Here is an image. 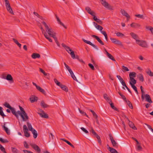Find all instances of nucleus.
<instances>
[{"label": "nucleus", "mask_w": 153, "mask_h": 153, "mask_svg": "<svg viewBox=\"0 0 153 153\" xmlns=\"http://www.w3.org/2000/svg\"><path fill=\"white\" fill-rule=\"evenodd\" d=\"M62 46L65 48V49L68 52V53H69V51H71V49L68 46H67L65 45V44L64 43H62Z\"/></svg>", "instance_id": "nucleus-22"}, {"label": "nucleus", "mask_w": 153, "mask_h": 153, "mask_svg": "<svg viewBox=\"0 0 153 153\" xmlns=\"http://www.w3.org/2000/svg\"><path fill=\"white\" fill-rule=\"evenodd\" d=\"M146 73L151 76H153V73L149 68H148L146 71Z\"/></svg>", "instance_id": "nucleus-24"}, {"label": "nucleus", "mask_w": 153, "mask_h": 153, "mask_svg": "<svg viewBox=\"0 0 153 153\" xmlns=\"http://www.w3.org/2000/svg\"><path fill=\"white\" fill-rule=\"evenodd\" d=\"M145 27L147 30H150L152 33L153 35V27H152L149 26H146Z\"/></svg>", "instance_id": "nucleus-31"}, {"label": "nucleus", "mask_w": 153, "mask_h": 153, "mask_svg": "<svg viewBox=\"0 0 153 153\" xmlns=\"http://www.w3.org/2000/svg\"><path fill=\"white\" fill-rule=\"evenodd\" d=\"M27 125L29 130L30 131H32L34 129L32 126L31 124L28 122L27 123Z\"/></svg>", "instance_id": "nucleus-38"}, {"label": "nucleus", "mask_w": 153, "mask_h": 153, "mask_svg": "<svg viewBox=\"0 0 153 153\" xmlns=\"http://www.w3.org/2000/svg\"><path fill=\"white\" fill-rule=\"evenodd\" d=\"M44 36L48 40H49L50 42H52V40L51 39L48 37V35H47L46 33H44Z\"/></svg>", "instance_id": "nucleus-47"}, {"label": "nucleus", "mask_w": 153, "mask_h": 153, "mask_svg": "<svg viewBox=\"0 0 153 153\" xmlns=\"http://www.w3.org/2000/svg\"><path fill=\"white\" fill-rule=\"evenodd\" d=\"M136 80L134 78H130L129 83L131 86L132 85H134L136 83Z\"/></svg>", "instance_id": "nucleus-16"}, {"label": "nucleus", "mask_w": 153, "mask_h": 153, "mask_svg": "<svg viewBox=\"0 0 153 153\" xmlns=\"http://www.w3.org/2000/svg\"><path fill=\"white\" fill-rule=\"evenodd\" d=\"M42 23L45 27L46 30L49 36L53 37L54 35H56V33L51 29L50 28L45 22L44 21L42 22Z\"/></svg>", "instance_id": "nucleus-1"}, {"label": "nucleus", "mask_w": 153, "mask_h": 153, "mask_svg": "<svg viewBox=\"0 0 153 153\" xmlns=\"http://www.w3.org/2000/svg\"><path fill=\"white\" fill-rule=\"evenodd\" d=\"M40 105L43 108H47L49 107V105L45 103L43 100L41 101Z\"/></svg>", "instance_id": "nucleus-23"}, {"label": "nucleus", "mask_w": 153, "mask_h": 153, "mask_svg": "<svg viewBox=\"0 0 153 153\" xmlns=\"http://www.w3.org/2000/svg\"><path fill=\"white\" fill-rule=\"evenodd\" d=\"M138 77L140 81L143 82L144 81L143 76L142 74H139L138 75Z\"/></svg>", "instance_id": "nucleus-33"}, {"label": "nucleus", "mask_w": 153, "mask_h": 153, "mask_svg": "<svg viewBox=\"0 0 153 153\" xmlns=\"http://www.w3.org/2000/svg\"><path fill=\"white\" fill-rule=\"evenodd\" d=\"M90 132L93 134V135L94 137L97 134L94 131L92 128H91L90 130Z\"/></svg>", "instance_id": "nucleus-43"}, {"label": "nucleus", "mask_w": 153, "mask_h": 153, "mask_svg": "<svg viewBox=\"0 0 153 153\" xmlns=\"http://www.w3.org/2000/svg\"><path fill=\"white\" fill-rule=\"evenodd\" d=\"M16 113L18 115L17 117H16L17 118H18L19 117V115L21 116V117L22 119V120L24 121H26L27 119L26 118V117H25L23 114L22 112H21L20 111H18L17 112H16Z\"/></svg>", "instance_id": "nucleus-7"}, {"label": "nucleus", "mask_w": 153, "mask_h": 153, "mask_svg": "<svg viewBox=\"0 0 153 153\" xmlns=\"http://www.w3.org/2000/svg\"><path fill=\"white\" fill-rule=\"evenodd\" d=\"M69 51V53H70L71 55L72 58L73 59H76V56H75L74 51L72 50L71 51Z\"/></svg>", "instance_id": "nucleus-36"}, {"label": "nucleus", "mask_w": 153, "mask_h": 153, "mask_svg": "<svg viewBox=\"0 0 153 153\" xmlns=\"http://www.w3.org/2000/svg\"><path fill=\"white\" fill-rule=\"evenodd\" d=\"M109 103L110 105L111 106L112 109L116 111H118L117 108L114 106L113 103L112 102H109Z\"/></svg>", "instance_id": "nucleus-35"}, {"label": "nucleus", "mask_w": 153, "mask_h": 153, "mask_svg": "<svg viewBox=\"0 0 153 153\" xmlns=\"http://www.w3.org/2000/svg\"><path fill=\"white\" fill-rule=\"evenodd\" d=\"M82 40L84 42H85V43H87V44H88L92 46V47H93L94 48H95L96 50H98V48H97V46L95 45L92 43L90 41L86 40L83 39H82Z\"/></svg>", "instance_id": "nucleus-9"}, {"label": "nucleus", "mask_w": 153, "mask_h": 153, "mask_svg": "<svg viewBox=\"0 0 153 153\" xmlns=\"http://www.w3.org/2000/svg\"><path fill=\"white\" fill-rule=\"evenodd\" d=\"M135 16L141 19H143V15L141 14H137L135 15Z\"/></svg>", "instance_id": "nucleus-59"}, {"label": "nucleus", "mask_w": 153, "mask_h": 153, "mask_svg": "<svg viewBox=\"0 0 153 153\" xmlns=\"http://www.w3.org/2000/svg\"><path fill=\"white\" fill-rule=\"evenodd\" d=\"M32 132L33 134V137L34 138H36L38 135V134L37 133L36 131L34 129H33L32 131H31Z\"/></svg>", "instance_id": "nucleus-32"}, {"label": "nucleus", "mask_w": 153, "mask_h": 153, "mask_svg": "<svg viewBox=\"0 0 153 153\" xmlns=\"http://www.w3.org/2000/svg\"><path fill=\"white\" fill-rule=\"evenodd\" d=\"M38 114L42 118H47L48 117V115L46 114L45 112L43 113H38Z\"/></svg>", "instance_id": "nucleus-20"}, {"label": "nucleus", "mask_w": 153, "mask_h": 153, "mask_svg": "<svg viewBox=\"0 0 153 153\" xmlns=\"http://www.w3.org/2000/svg\"><path fill=\"white\" fill-rule=\"evenodd\" d=\"M91 36L92 37L95 38L98 42L100 39L98 36L95 35H92Z\"/></svg>", "instance_id": "nucleus-56"}, {"label": "nucleus", "mask_w": 153, "mask_h": 153, "mask_svg": "<svg viewBox=\"0 0 153 153\" xmlns=\"http://www.w3.org/2000/svg\"><path fill=\"white\" fill-rule=\"evenodd\" d=\"M32 147L38 153H41V150L39 147L35 144H30Z\"/></svg>", "instance_id": "nucleus-8"}, {"label": "nucleus", "mask_w": 153, "mask_h": 153, "mask_svg": "<svg viewBox=\"0 0 153 153\" xmlns=\"http://www.w3.org/2000/svg\"><path fill=\"white\" fill-rule=\"evenodd\" d=\"M96 28L99 30H100V31L102 30V29H103V27H102L100 25H97V27H96Z\"/></svg>", "instance_id": "nucleus-58"}, {"label": "nucleus", "mask_w": 153, "mask_h": 153, "mask_svg": "<svg viewBox=\"0 0 153 153\" xmlns=\"http://www.w3.org/2000/svg\"><path fill=\"white\" fill-rule=\"evenodd\" d=\"M140 88L141 90V97L143 99V95H144V94H145V92L144 91L143 89V87L142 86H141L140 87Z\"/></svg>", "instance_id": "nucleus-51"}, {"label": "nucleus", "mask_w": 153, "mask_h": 153, "mask_svg": "<svg viewBox=\"0 0 153 153\" xmlns=\"http://www.w3.org/2000/svg\"><path fill=\"white\" fill-rule=\"evenodd\" d=\"M12 151L13 153H18V150L15 148L12 147Z\"/></svg>", "instance_id": "nucleus-60"}, {"label": "nucleus", "mask_w": 153, "mask_h": 153, "mask_svg": "<svg viewBox=\"0 0 153 153\" xmlns=\"http://www.w3.org/2000/svg\"><path fill=\"white\" fill-rule=\"evenodd\" d=\"M88 66L92 70H94L95 69L93 65L91 63H89L88 64Z\"/></svg>", "instance_id": "nucleus-63"}, {"label": "nucleus", "mask_w": 153, "mask_h": 153, "mask_svg": "<svg viewBox=\"0 0 153 153\" xmlns=\"http://www.w3.org/2000/svg\"><path fill=\"white\" fill-rule=\"evenodd\" d=\"M122 68L124 70V71H128L129 70L127 67H125L124 66H122Z\"/></svg>", "instance_id": "nucleus-57"}, {"label": "nucleus", "mask_w": 153, "mask_h": 153, "mask_svg": "<svg viewBox=\"0 0 153 153\" xmlns=\"http://www.w3.org/2000/svg\"><path fill=\"white\" fill-rule=\"evenodd\" d=\"M136 43L140 46L146 48L147 45L146 41L141 40H136Z\"/></svg>", "instance_id": "nucleus-3"}, {"label": "nucleus", "mask_w": 153, "mask_h": 153, "mask_svg": "<svg viewBox=\"0 0 153 153\" xmlns=\"http://www.w3.org/2000/svg\"><path fill=\"white\" fill-rule=\"evenodd\" d=\"M90 132L93 134V135L94 137L97 134L94 131L92 128H91L90 130Z\"/></svg>", "instance_id": "nucleus-42"}, {"label": "nucleus", "mask_w": 153, "mask_h": 153, "mask_svg": "<svg viewBox=\"0 0 153 153\" xmlns=\"http://www.w3.org/2000/svg\"><path fill=\"white\" fill-rule=\"evenodd\" d=\"M118 93L121 96L122 98L126 102H127V100H126V98L125 96L122 94L120 91L118 92Z\"/></svg>", "instance_id": "nucleus-37"}, {"label": "nucleus", "mask_w": 153, "mask_h": 153, "mask_svg": "<svg viewBox=\"0 0 153 153\" xmlns=\"http://www.w3.org/2000/svg\"><path fill=\"white\" fill-rule=\"evenodd\" d=\"M102 4L105 8L110 10H113V7L110 5L105 0H100Z\"/></svg>", "instance_id": "nucleus-2"}, {"label": "nucleus", "mask_w": 153, "mask_h": 153, "mask_svg": "<svg viewBox=\"0 0 153 153\" xmlns=\"http://www.w3.org/2000/svg\"><path fill=\"white\" fill-rule=\"evenodd\" d=\"M7 10L11 14L13 15L14 13L11 7H8L6 8Z\"/></svg>", "instance_id": "nucleus-46"}, {"label": "nucleus", "mask_w": 153, "mask_h": 153, "mask_svg": "<svg viewBox=\"0 0 153 153\" xmlns=\"http://www.w3.org/2000/svg\"><path fill=\"white\" fill-rule=\"evenodd\" d=\"M137 150L139 151H141L142 150L143 148H142V147H141V146L140 145H137Z\"/></svg>", "instance_id": "nucleus-55"}, {"label": "nucleus", "mask_w": 153, "mask_h": 153, "mask_svg": "<svg viewBox=\"0 0 153 153\" xmlns=\"http://www.w3.org/2000/svg\"><path fill=\"white\" fill-rule=\"evenodd\" d=\"M132 88L134 89V90L135 91L137 94H138V93L137 90V88L134 85H132V86H131Z\"/></svg>", "instance_id": "nucleus-49"}, {"label": "nucleus", "mask_w": 153, "mask_h": 153, "mask_svg": "<svg viewBox=\"0 0 153 153\" xmlns=\"http://www.w3.org/2000/svg\"><path fill=\"white\" fill-rule=\"evenodd\" d=\"M130 35L134 39L136 40H136H139L137 39L138 38V36L136 34L134 33L131 32L130 33Z\"/></svg>", "instance_id": "nucleus-21"}, {"label": "nucleus", "mask_w": 153, "mask_h": 153, "mask_svg": "<svg viewBox=\"0 0 153 153\" xmlns=\"http://www.w3.org/2000/svg\"><path fill=\"white\" fill-rule=\"evenodd\" d=\"M6 123H4V125L2 126V128H3V129L5 130L7 134L8 135H9L10 134V130H9L8 128L7 127H6L5 125L6 124Z\"/></svg>", "instance_id": "nucleus-14"}, {"label": "nucleus", "mask_w": 153, "mask_h": 153, "mask_svg": "<svg viewBox=\"0 0 153 153\" xmlns=\"http://www.w3.org/2000/svg\"><path fill=\"white\" fill-rule=\"evenodd\" d=\"M3 78L6 79L8 81H12V82H13L12 77L10 74H9L7 75L6 78L3 77Z\"/></svg>", "instance_id": "nucleus-18"}, {"label": "nucleus", "mask_w": 153, "mask_h": 153, "mask_svg": "<svg viewBox=\"0 0 153 153\" xmlns=\"http://www.w3.org/2000/svg\"><path fill=\"white\" fill-rule=\"evenodd\" d=\"M109 151L111 153H119L115 149L112 148H111Z\"/></svg>", "instance_id": "nucleus-45"}, {"label": "nucleus", "mask_w": 153, "mask_h": 153, "mask_svg": "<svg viewBox=\"0 0 153 153\" xmlns=\"http://www.w3.org/2000/svg\"><path fill=\"white\" fill-rule=\"evenodd\" d=\"M117 36L118 37H123L124 36V35L123 33H122L120 32H117V33H115Z\"/></svg>", "instance_id": "nucleus-50"}, {"label": "nucleus", "mask_w": 153, "mask_h": 153, "mask_svg": "<svg viewBox=\"0 0 153 153\" xmlns=\"http://www.w3.org/2000/svg\"><path fill=\"white\" fill-rule=\"evenodd\" d=\"M0 115L2 116L3 118L4 117L6 116L4 114L2 111V108L1 107H0Z\"/></svg>", "instance_id": "nucleus-40"}, {"label": "nucleus", "mask_w": 153, "mask_h": 153, "mask_svg": "<svg viewBox=\"0 0 153 153\" xmlns=\"http://www.w3.org/2000/svg\"><path fill=\"white\" fill-rule=\"evenodd\" d=\"M143 99L141 98L142 100H144L145 99L146 101L151 103L152 102V101L151 99L150 96L148 94H145L143 95Z\"/></svg>", "instance_id": "nucleus-4"}, {"label": "nucleus", "mask_w": 153, "mask_h": 153, "mask_svg": "<svg viewBox=\"0 0 153 153\" xmlns=\"http://www.w3.org/2000/svg\"><path fill=\"white\" fill-rule=\"evenodd\" d=\"M32 58L35 59L37 58H39L40 57V55L38 53H34L31 55Z\"/></svg>", "instance_id": "nucleus-17"}, {"label": "nucleus", "mask_w": 153, "mask_h": 153, "mask_svg": "<svg viewBox=\"0 0 153 153\" xmlns=\"http://www.w3.org/2000/svg\"><path fill=\"white\" fill-rule=\"evenodd\" d=\"M109 136L113 146L114 147L116 146L117 144V143L114 140L113 137L111 134H109Z\"/></svg>", "instance_id": "nucleus-13"}, {"label": "nucleus", "mask_w": 153, "mask_h": 153, "mask_svg": "<svg viewBox=\"0 0 153 153\" xmlns=\"http://www.w3.org/2000/svg\"><path fill=\"white\" fill-rule=\"evenodd\" d=\"M117 77L118 79L122 85L126 83L123 79L120 76L117 75Z\"/></svg>", "instance_id": "nucleus-26"}, {"label": "nucleus", "mask_w": 153, "mask_h": 153, "mask_svg": "<svg viewBox=\"0 0 153 153\" xmlns=\"http://www.w3.org/2000/svg\"><path fill=\"white\" fill-rule=\"evenodd\" d=\"M38 98L34 96H32L30 98V100L31 102H33L35 101H36L38 100Z\"/></svg>", "instance_id": "nucleus-19"}, {"label": "nucleus", "mask_w": 153, "mask_h": 153, "mask_svg": "<svg viewBox=\"0 0 153 153\" xmlns=\"http://www.w3.org/2000/svg\"><path fill=\"white\" fill-rule=\"evenodd\" d=\"M107 56L109 59H111L113 61H115V59L111 54L108 53H107Z\"/></svg>", "instance_id": "nucleus-41"}, {"label": "nucleus", "mask_w": 153, "mask_h": 153, "mask_svg": "<svg viewBox=\"0 0 153 153\" xmlns=\"http://www.w3.org/2000/svg\"><path fill=\"white\" fill-rule=\"evenodd\" d=\"M85 10L91 16H94V14H96V13L93 10H91L90 7H87L85 8Z\"/></svg>", "instance_id": "nucleus-10"}, {"label": "nucleus", "mask_w": 153, "mask_h": 153, "mask_svg": "<svg viewBox=\"0 0 153 153\" xmlns=\"http://www.w3.org/2000/svg\"><path fill=\"white\" fill-rule=\"evenodd\" d=\"M54 81L55 83L58 86H60V85L61 84L56 79H54Z\"/></svg>", "instance_id": "nucleus-54"}, {"label": "nucleus", "mask_w": 153, "mask_h": 153, "mask_svg": "<svg viewBox=\"0 0 153 153\" xmlns=\"http://www.w3.org/2000/svg\"><path fill=\"white\" fill-rule=\"evenodd\" d=\"M126 102L127 103V104L129 108L131 109H132L133 108V106L131 102L129 100L127 101V102Z\"/></svg>", "instance_id": "nucleus-48"}, {"label": "nucleus", "mask_w": 153, "mask_h": 153, "mask_svg": "<svg viewBox=\"0 0 153 153\" xmlns=\"http://www.w3.org/2000/svg\"><path fill=\"white\" fill-rule=\"evenodd\" d=\"M131 27L134 28H137L140 27V25L138 24L135 23H132L130 25Z\"/></svg>", "instance_id": "nucleus-28"}, {"label": "nucleus", "mask_w": 153, "mask_h": 153, "mask_svg": "<svg viewBox=\"0 0 153 153\" xmlns=\"http://www.w3.org/2000/svg\"><path fill=\"white\" fill-rule=\"evenodd\" d=\"M64 91H65L66 92H68V88L65 85L61 84L59 86Z\"/></svg>", "instance_id": "nucleus-27"}, {"label": "nucleus", "mask_w": 153, "mask_h": 153, "mask_svg": "<svg viewBox=\"0 0 153 153\" xmlns=\"http://www.w3.org/2000/svg\"><path fill=\"white\" fill-rule=\"evenodd\" d=\"M10 109V110L12 113L13 115H14L16 117H18V115L16 113V112L13 108L12 107Z\"/></svg>", "instance_id": "nucleus-34"}, {"label": "nucleus", "mask_w": 153, "mask_h": 153, "mask_svg": "<svg viewBox=\"0 0 153 153\" xmlns=\"http://www.w3.org/2000/svg\"><path fill=\"white\" fill-rule=\"evenodd\" d=\"M80 128L83 132H85V133H88V131L87 130H86L85 128L83 127H81Z\"/></svg>", "instance_id": "nucleus-61"}, {"label": "nucleus", "mask_w": 153, "mask_h": 153, "mask_svg": "<svg viewBox=\"0 0 153 153\" xmlns=\"http://www.w3.org/2000/svg\"><path fill=\"white\" fill-rule=\"evenodd\" d=\"M61 140H63V141L65 142L66 143H67L70 146L73 148H74V145H73L68 140H66L64 139H61Z\"/></svg>", "instance_id": "nucleus-29"}, {"label": "nucleus", "mask_w": 153, "mask_h": 153, "mask_svg": "<svg viewBox=\"0 0 153 153\" xmlns=\"http://www.w3.org/2000/svg\"><path fill=\"white\" fill-rule=\"evenodd\" d=\"M0 141L3 143L8 142V141L7 139H4L1 138H0Z\"/></svg>", "instance_id": "nucleus-52"}, {"label": "nucleus", "mask_w": 153, "mask_h": 153, "mask_svg": "<svg viewBox=\"0 0 153 153\" xmlns=\"http://www.w3.org/2000/svg\"><path fill=\"white\" fill-rule=\"evenodd\" d=\"M80 113L83 115H86L87 117H88V116L84 112V111L80 110L79 109Z\"/></svg>", "instance_id": "nucleus-62"}, {"label": "nucleus", "mask_w": 153, "mask_h": 153, "mask_svg": "<svg viewBox=\"0 0 153 153\" xmlns=\"http://www.w3.org/2000/svg\"><path fill=\"white\" fill-rule=\"evenodd\" d=\"M110 39L112 41V42L115 44L122 45L121 42L118 39L111 38H110Z\"/></svg>", "instance_id": "nucleus-12"}, {"label": "nucleus", "mask_w": 153, "mask_h": 153, "mask_svg": "<svg viewBox=\"0 0 153 153\" xmlns=\"http://www.w3.org/2000/svg\"><path fill=\"white\" fill-rule=\"evenodd\" d=\"M128 124L130 127L133 129L135 130L137 129L136 127L134 126V124L132 122L129 121V122L128 123Z\"/></svg>", "instance_id": "nucleus-25"}, {"label": "nucleus", "mask_w": 153, "mask_h": 153, "mask_svg": "<svg viewBox=\"0 0 153 153\" xmlns=\"http://www.w3.org/2000/svg\"><path fill=\"white\" fill-rule=\"evenodd\" d=\"M97 138L98 140V143L100 144H101V141L100 139V138L99 136L97 134L94 136Z\"/></svg>", "instance_id": "nucleus-39"}, {"label": "nucleus", "mask_w": 153, "mask_h": 153, "mask_svg": "<svg viewBox=\"0 0 153 153\" xmlns=\"http://www.w3.org/2000/svg\"><path fill=\"white\" fill-rule=\"evenodd\" d=\"M4 105L7 108H9V109H10L12 107H11L10 106V105L9 104H8V103H7V102H5L4 104Z\"/></svg>", "instance_id": "nucleus-53"}, {"label": "nucleus", "mask_w": 153, "mask_h": 153, "mask_svg": "<svg viewBox=\"0 0 153 153\" xmlns=\"http://www.w3.org/2000/svg\"><path fill=\"white\" fill-rule=\"evenodd\" d=\"M19 107L21 111L22 112L25 117H26V118L27 119H28L29 118L28 117L27 115V113H26L25 111L24 110V108L20 105H19Z\"/></svg>", "instance_id": "nucleus-15"}, {"label": "nucleus", "mask_w": 153, "mask_h": 153, "mask_svg": "<svg viewBox=\"0 0 153 153\" xmlns=\"http://www.w3.org/2000/svg\"><path fill=\"white\" fill-rule=\"evenodd\" d=\"M33 14L35 15L36 16H37L38 17L40 18V19H42V17L40 16L37 13L35 12H33Z\"/></svg>", "instance_id": "nucleus-64"}, {"label": "nucleus", "mask_w": 153, "mask_h": 153, "mask_svg": "<svg viewBox=\"0 0 153 153\" xmlns=\"http://www.w3.org/2000/svg\"><path fill=\"white\" fill-rule=\"evenodd\" d=\"M32 83L36 87V88L40 92H41L44 95H46V93L44 89L42 88L39 86L37 85L36 83H35L33 82H32Z\"/></svg>", "instance_id": "nucleus-5"}, {"label": "nucleus", "mask_w": 153, "mask_h": 153, "mask_svg": "<svg viewBox=\"0 0 153 153\" xmlns=\"http://www.w3.org/2000/svg\"><path fill=\"white\" fill-rule=\"evenodd\" d=\"M23 131L26 137H29L30 136V134L28 132V130L26 125H24L23 126Z\"/></svg>", "instance_id": "nucleus-6"}, {"label": "nucleus", "mask_w": 153, "mask_h": 153, "mask_svg": "<svg viewBox=\"0 0 153 153\" xmlns=\"http://www.w3.org/2000/svg\"><path fill=\"white\" fill-rule=\"evenodd\" d=\"M103 97L104 99L107 100V102H112L111 100L109 99V97H108L106 94H104L103 95Z\"/></svg>", "instance_id": "nucleus-30"}, {"label": "nucleus", "mask_w": 153, "mask_h": 153, "mask_svg": "<svg viewBox=\"0 0 153 153\" xmlns=\"http://www.w3.org/2000/svg\"><path fill=\"white\" fill-rule=\"evenodd\" d=\"M136 73L135 72H131L129 74L130 78H133V77H135Z\"/></svg>", "instance_id": "nucleus-44"}, {"label": "nucleus", "mask_w": 153, "mask_h": 153, "mask_svg": "<svg viewBox=\"0 0 153 153\" xmlns=\"http://www.w3.org/2000/svg\"><path fill=\"white\" fill-rule=\"evenodd\" d=\"M120 12L123 16L126 17L127 20H128L130 18L129 15L123 9H121Z\"/></svg>", "instance_id": "nucleus-11"}]
</instances>
